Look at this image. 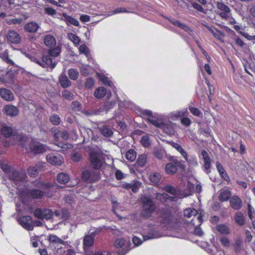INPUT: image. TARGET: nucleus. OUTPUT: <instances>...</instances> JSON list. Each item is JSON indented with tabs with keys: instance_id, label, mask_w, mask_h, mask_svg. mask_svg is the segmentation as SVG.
Listing matches in <instances>:
<instances>
[{
	"instance_id": "obj_1",
	"label": "nucleus",
	"mask_w": 255,
	"mask_h": 255,
	"mask_svg": "<svg viewBox=\"0 0 255 255\" xmlns=\"http://www.w3.org/2000/svg\"><path fill=\"white\" fill-rule=\"evenodd\" d=\"M27 176L25 173L14 171L12 172L11 178L15 182L18 196L22 202L29 198L39 199L44 195L41 190L33 189L30 190L24 184V181Z\"/></svg>"
},
{
	"instance_id": "obj_2",
	"label": "nucleus",
	"mask_w": 255,
	"mask_h": 255,
	"mask_svg": "<svg viewBox=\"0 0 255 255\" xmlns=\"http://www.w3.org/2000/svg\"><path fill=\"white\" fill-rule=\"evenodd\" d=\"M13 138L16 140L15 143L24 146L28 153L40 154L46 152L48 149L46 145L36 140L31 139L27 141V137L21 134H14Z\"/></svg>"
},
{
	"instance_id": "obj_3",
	"label": "nucleus",
	"mask_w": 255,
	"mask_h": 255,
	"mask_svg": "<svg viewBox=\"0 0 255 255\" xmlns=\"http://www.w3.org/2000/svg\"><path fill=\"white\" fill-rule=\"evenodd\" d=\"M61 52L59 46H55L53 48H49L48 50V55H43L41 60H36V62L42 67H50L53 69L56 65V60L51 58L58 56Z\"/></svg>"
},
{
	"instance_id": "obj_4",
	"label": "nucleus",
	"mask_w": 255,
	"mask_h": 255,
	"mask_svg": "<svg viewBox=\"0 0 255 255\" xmlns=\"http://www.w3.org/2000/svg\"><path fill=\"white\" fill-rule=\"evenodd\" d=\"M193 189V185L189 182H188L187 187L185 190H181L179 192L177 191L176 188L174 186L171 185H166L163 188L164 191L172 194L173 195V196H176L177 201L179 199L183 198L190 195Z\"/></svg>"
},
{
	"instance_id": "obj_5",
	"label": "nucleus",
	"mask_w": 255,
	"mask_h": 255,
	"mask_svg": "<svg viewBox=\"0 0 255 255\" xmlns=\"http://www.w3.org/2000/svg\"><path fill=\"white\" fill-rule=\"evenodd\" d=\"M141 113L145 116H148V121L154 126L160 128L162 123L163 122L164 116L158 114H153L152 112L148 110L141 111Z\"/></svg>"
},
{
	"instance_id": "obj_6",
	"label": "nucleus",
	"mask_w": 255,
	"mask_h": 255,
	"mask_svg": "<svg viewBox=\"0 0 255 255\" xmlns=\"http://www.w3.org/2000/svg\"><path fill=\"white\" fill-rule=\"evenodd\" d=\"M155 210V205L152 200L148 197H144L142 199L143 214L149 216Z\"/></svg>"
},
{
	"instance_id": "obj_7",
	"label": "nucleus",
	"mask_w": 255,
	"mask_h": 255,
	"mask_svg": "<svg viewBox=\"0 0 255 255\" xmlns=\"http://www.w3.org/2000/svg\"><path fill=\"white\" fill-rule=\"evenodd\" d=\"M217 13L224 19H228L231 16V9L223 2H217L216 3Z\"/></svg>"
},
{
	"instance_id": "obj_8",
	"label": "nucleus",
	"mask_w": 255,
	"mask_h": 255,
	"mask_svg": "<svg viewBox=\"0 0 255 255\" xmlns=\"http://www.w3.org/2000/svg\"><path fill=\"white\" fill-rule=\"evenodd\" d=\"M46 160L52 165L60 166L64 162L63 157L58 153H50L47 155Z\"/></svg>"
},
{
	"instance_id": "obj_9",
	"label": "nucleus",
	"mask_w": 255,
	"mask_h": 255,
	"mask_svg": "<svg viewBox=\"0 0 255 255\" xmlns=\"http://www.w3.org/2000/svg\"><path fill=\"white\" fill-rule=\"evenodd\" d=\"M141 185L142 183L140 181L134 180L130 183L122 182L121 183L120 186L127 190H131L132 192L136 193L141 187Z\"/></svg>"
},
{
	"instance_id": "obj_10",
	"label": "nucleus",
	"mask_w": 255,
	"mask_h": 255,
	"mask_svg": "<svg viewBox=\"0 0 255 255\" xmlns=\"http://www.w3.org/2000/svg\"><path fill=\"white\" fill-rule=\"evenodd\" d=\"M34 216L39 219L49 220L54 215L51 210L38 208L34 211Z\"/></svg>"
},
{
	"instance_id": "obj_11",
	"label": "nucleus",
	"mask_w": 255,
	"mask_h": 255,
	"mask_svg": "<svg viewBox=\"0 0 255 255\" xmlns=\"http://www.w3.org/2000/svg\"><path fill=\"white\" fill-rule=\"evenodd\" d=\"M181 164L180 162L176 158L173 157L170 162L168 163L165 167L166 172L168 174H173L176 173L177 167Z\"/></svg>"
},
{
	"instance_id": "obj_12",
	"label": "nucleus",
	"mask_w": 255,
	"mask_h": 255,
	"mask_svg": "<svg viewBox=\"0 0 255 255\" xmlns=\"http://www.w3.org/2000/svg\"><path fill=\"white\" fill-rule=\"evenodd\" d=\"M88 153L89 160L94 169H96V147L94 144L86 146L85 148Z\"/></svg>"
},
{
	"instance_id": "obj_13",
	"label": "nucleus",
	"mask_w": 255,
	"mask_h": 255,
	"mask_svg": "<svg viewBox=\"0 0 255 255\" xmlns=\"http://www.w3.org/2000/svg\"><path fill=\"white\" fill-rule=\"evenodd\" d=\"M202 221V214H200L197 217H195L191 220V223L196 227L194 230V234L199 236H201L203 234V232L201 228L198 227V226L201 225Z\"/></svg>"
},
{
	"instance_id": "obj_14",
	"label": "nucleus",
	"mask_w": 255,
	"mask_h": 255,
	"mask_svg": "<svg viewBox=\"0 0 255 255\" xmlns=\"http://www.w3.org/2000/svg\"><path fill=\"white\" fill-rule=\"evenodd\" d=\"M19 224L28 231H32L33 226L31 224V218L29 216H22L18 220Z\"/></svg>"
},
{
	"instance_id": "obj_15",
	"label": "nucleus",
	"mask_w": 255,
	"mask_h": 255,
	"mask_svg": "<svg viewBox=\"0 0 255 255\" xmlns=\"http://www.w3.org/2000/svg\"><path fill=\"white\" fill-rule=\"evenodd\" d=\"M6 39L10 43L18 44L21 41L20 35L14 30H9L6 34Z\"/></svg>"
},
{
	"instance_id": "obj_16",
	"label": "nucleus",
	"mask_w": 255,
	"mask_h": 255,
	"mask_svg": "<svg viewBox=\"0 0 255 255\" xmlns=\"http://www.w3.org/2000/svg\"><path fill=\"white\" fill-rule=\"evenodd\" d=\"M174 126V124L173 123L169 121H165L164 120L160 128L162 129L167 134L172 135L174 134L175 132Z\"/></svg>"
},
{
	"instance_id": "obj_17",
	"label": "nucleus",
	"mask_w": 255,
	"mask_h": 255,
	"mask_svg": "<svg viewBox=\"0 0 255 255\" xmlns=\"http://www.w3.org/2000/svg\"><path fill=\"white\" fill-rule=\"evenodd\" d=\"M95 237V231H91V230L88 234L85 236L83 245L86 252H87L88 249L93 244Z\"/></svg>"
},
{
	"instance_id": "obj_18",
	"label": "nucleus",
	"mask_w": 255,
	"mask_h": 255,
	"mask_svg": "<svg viewBox=\"0 0 255 255\" xmlns=\"http://www.w3.org/2000/svg\"><path fill=\"white\" fill-rule=\"evenodd\" d=\"M3 110L5 114L10 117H15L19 113L17 108L11 105L4 106Z\"/></svg>"
},
{
	"instance_id": "obj_19",
	"label": "nucleus",
	"mask_w": 255,
	"mask_h": 255,
	"mask_svg": "<svg viewBox=\"0 0 255 255\" xmlns=\"http://www.w3.org/2000/svg\"><path fill=\"white\" fill-rule=\"evenodd\" d=\"M155 198L161 202H164L167 200L177 202L176 196H171L165 193H157L156 194Z\"/></svg>"
},
{
	"instance_id": "obj_20",
	"label": "nucleus",
	"mask_w": 255,
	"mask_h": 255,
	"mask_svg": "<svg viewBox=\"0 0 255 255\" xmlns=\"http://www.w3.org/2000/svg\"><path fill=\"white\" fill-rule=\"evenodd\" d=\"M43 41L45 45L48 48H53L56 45L55 38L51 34H47L44 36Z\"/></svg>"
},
{
	"instance_id": "obj_21",
	"label": "nucleus",
	"mask_w": 255,
	"mask_h": 255,
	"mask_svg": "<svg viewBox=\"0 0 255 255\" xmlns=\"http://www.w3.org/2000/svg\"><path fill=\"white\" fill-rule=\"evenodd\" d=\"M43 167L41 163H37L35 166H30L27 169V173L31 177H35Z\"/></svg>"
},
{
	"instance_id": "obj_22",
	"label": "nucleus",
	"mask_w": 255,
	"mask_h": 255,
	"mask_svg": "<svg viewBox=\"0 0 255 255\" xmlns=\"http://www.w3.org/2000/svg\"><path fill=\"white\" fill-rule=\"evenodd\" d=\"M201 155L204 160L205 171L207 173H209L210 172V168L211 165V160L209 157L208 153L207 151L203 150L201 152Z\"/></svg>"
},
{
	"instance_id": "obj_23",
	"label": "nucleus",
	"mask_w": 255,
	"mask_h": 255,
	"mask_svg": "<svg viewBox=\"0 0 255 255\" xmlns=\"http://www.w3.org/2000/svg\"><path fill=\"white\" fill-rule=\"evenodd\" d=\"M230 205L235 210H239L242 207L241 199L237 196H232L230 200Z\"/></svg>"
},
{
	"instance_id": "obj_24",
	"label": "nucleus",
	"mask_w": 255,
	"mask_h": 255,
	"mask_svg": "<svg viewBox=\"0 0 255 255\" xmlns=\"http://www.w3.org/2000/svg\"><path fill=\"white\" fill-rule=\"evenodd\" d=\"M0 96L4 100L11 101L14 99V95L9 90L6 89H0Z\"/></svg>"
},
{
	"instance_id": "obj_25",
	"label": "nucleus",
	"mask_w": 255,
	"mask_h": 255,
	"mask_svg": "<svg viewBox=\"0 0 255 255\" xmlns=\"http://www.w3.org/2000/svg\"><path fill=\"white\" fill-rule=\"evenodd\" d=\"M82 178L87 182H94L95 180V172L89 170L85 171L82 173Z\"/></svg>"
},
{
	"instance_id": "obj_26",
	"label": "nucleus",
	"mask_w": 255,
	"mask_h": 255,
	"mask_svg": "<svg viewBox=\"0 0 255 255\" xmlns=\"http://www.w3.org/2000/svg\"><path fill=\"white\" fill-rule=\"evenodd\" d=\"M97 77L98 78L100 82H102V83L105 85L109 86L111 88L114 86L112 82L111 81L109 78L106 77L103 72L100 73L97 72Z\"/></svg>"
},
{
	"instance_id": "obj_27",
	"label": "nucleus",
	"mask_w": 255,
	"mask_h": 255,
	"mask_svg": "<svg viewBox=\"0 0 255 255\" xmlns=\"http://www.w3.org/2000/svg\"><path fill=\"white\" fill-rule=\"evenodd\" d=\"M39 28V25L34 22H28L24 26V29L31 33L36 32Z\"/></svg>"
},
{
	"instance_id": "obj_28",
	"label": "nucleus",
	"mask_w": 255,
	"mask_h": 255,
	"mask_svg": "<svg viewBox=\"0 0 255 255\" xmlns=\"http://www.w3.org/2000/svg\"><path fill=\"white\" fill-rule=\"evenodd\" d=\"M106 155L100 151H97V169L101 167L105 163Z\"/></svg>"
},
{
	"instance_id": "obj_29",
	"label": "nucleus",
	"mask_w": 255,
	"mask_h": 255,
	"mask_svg": "<svg viewBox=\"0 0 255 255\" xmlns=\"http://www.w3.org/2000/svg\"><path fill=\"white\" fill-rule=\"evenodd\" d=\"M57 180L60 184H66L70 180L69 175L65 172L58 174L57 176Z\"/></svg>"
},
{
	"instance_id": "obj_30",
	"label": "nucleus",
	"mask_w": 255,
	"mask_h": 255,
	"mask_svg": "<svg viewBox=\"0 0 255 255\" xmlns=\"http://www.w3.org/2000/svg\"><path fill=\"white\" fill-rule=\"evenodd\" d=\"M231 196V192L228 189L222 190L220 191L219 199L221 201H227Z\"/></svg>"
},
{
	"instance_id": "obj_31",
	"label": "nucleus",
	"mask_w": 255,
	"mask_h": 255,
	"mask_svg": "<svg viewBox=\"0 0 255 255\" xmlns=\"http://www.w3.org/2000/svg\"><path fill=\"white\" fill-rule=\"evenodd\" d=\"M54 215L59 219L67 220L69 217V212L67 210H57L54 212Z\"/></svg>"
},
{
	"instance_id": "obj_32",
	"label": "nucleus",
	"mask_w": 255,
	"mask_h": 255,
	"mask_svg": "<svg viewBox=\"0 0 255 255\" xmlns=\"http://www.w3.org/2000/svg\"><path fill=\"white\" fill-rule=\"evenodd\" d=\"M170 145L178 152L180 153L182 156L185 158V160L187 161V155L186 152L182 148V147L177 143L174 142H171Z\"/></svg>"
},
{
	"instance_id": "obj_33",
	"label": "nucleus",
	"mask_w": 255,
	"mask_h": 255,
	"mask_svg": "<svg viewBox=\"0 0 255 255\" xmlns=\"http://www.w3.org/2000/svg\"><path fill=\"white\" fill-rule=\"evenodd\" d=\"M67 37L75 46H77L81 41L80 38L72 32L67 33Z\"/></svg>"
},
{
	"instance_id": "obj_34",
	"label": "nucleus",
	"mask_w": 255,
	"mask_h": 255,
	"mask_svg": "<svg viewBox=\"0 0 255 255\" xmlns=\"http://www.w3.org/2000/svg\"><path fill=\"white\" fill-rule=\"evenodd\" d=\"M201 213H200L195 209H192L191 208H187L184 211V215L187 218H191L192 216H194V218L196 217V216L197 214L199 215Z\"/></svg>"
},
{
	"instance_id": "obj_35",
	"label": "nucleus",
	"mask_w": 255,
	"mask_h": 255,
	"mask_svg": "<svg viewBox=\"0 0 255 255\" xmlns=\"http://www.w3.org/2000/svg\"><path fill=\"white\" fill-rule=\"evenodd\" d=\"M161 175L159 173L153 172L149 176V180L154 184H157L161 179Z\"/></svg>"
},
{
	"instance_id": "obj_36",
	"label": "nucleus",
	"mask_w": 255,
	"mask_h": 255,
	"mask_svg": "<svg viewBox=\"0 0 255 255\" xmlns=\"http://www.w3.org/2000/svg\"><path fill=\"white\" fill-rule=\"evenodd\" d=\"M235 220L236 223L239 226H243L245 224V218L242 213L237 212L235 215Z\"/></svg>"
},
{
	"instance_id": "obj_37",
	"label": "nucleus",
	"mask_w": 255,
	"mask_h": 255,
	"mask_svg": "<svg viewBox=\"0 0 255 255\" xmlns=\"http://www.w3.org/2000/svg\"><path fill=\"white\" fill-rule=\"evenodd\" d=\"M61 85L63 88H67L71 85V82L64 74H61L59 77Z\"/></svg>"
},
{
	"instance_id": "obj_38",
	"label": "nucleus",
	"mask_w": 255,
	"mask_h": 255,
	"mask_svg": "<svg viewBox=\"0 0 255 255\" xmlns=\"http://www.w3.org/2000/svg\"><path fill=\"white\" fill-rule=\"evenodd\" d=\"M126 157L127 160L130 161H133L136 157V153L134 150L132 149H129L126 154Z\"/></svg>"
},
{
	"instance_id": "obj_39",
	"label": "nucleus",
	"mask_w": 255,
	"mask_h": 255,
	"mask_svg": "<svg viewBox=\"0 0 255 255\" xmlns=\"http://www.w3.org/2000/svg\"><path fill=\"white\" fill-rule=\"evenodd\" d=\"M1 134L5 137H9L12 135L13 130L8 126H4L1 129Z\"/></svg>"
},
{
	"instance_id": "obj_40",
	"label": "nucleus",
	"mask_w": 255,
	"mask_h": 255,
	"mask_svg": "<svg viewBox=\"0 0 255 255\" xmlns=\"http://www.w3.org/2000/svg\"><path fill=\"white\" fill-rule=\"evenodd\" d=\"M63 16L65 17V18L66 20V22L68 24H73V25H74L75 26H79V22L77 19H76L70 16L67 15V14H66L65 13L63 14Z\"/></svg>"
},
{
	"instance_id": "obj_41",
	"label": "nucleus",
	"mask_w": 255,
	"mask_h": 255,
	"mask_svg": "<svg viewBox=\"0 0 255 255\" xmlns=\"http://www.w3.org/2000/svg\"><path fill=\"white\" fill-rule=\"evenodd\" d=\"M165 154V150L162 148H156L154 149V154L155 156L159 159H161Z\"/></svg>"
},
{
	"instance_id": "obj_42",
	"label": "nucleus",
	"mask_w": 255,
	"mask_h": 255,
	"mask_svg": "<svg viewBox=\"0 0 255 255\" xmlns=\"http://www.w3.org/2000/svg\"><path fill=\"white\" fill-rule=\"evenodd\" d=\"M34 184L39 188L45 189L51 188L52 186V185L49 183H43L39 180L35 181Z\"/></svg>"
},
{
	"instance_id": "obj_43",
	"label": "nucleus",
	"mask_w": 255,
	"mask_h": 255,
	"mask_svg": "<svg viewBox=\"0 0 255 255\" xmlns=\"http://www.w3.org/2000/svg\"><path fill=\"white\" fill-rule=\"evenodd\" d=\"M68 75L71 80H76L78 78L79 72L76 69H70L68 71Z\"/></svg>"
},
{
	"instance_id": "obj_44",
	"label": "nucleus",
	"mask_w": 255,
	"mask_h": 255,
	"mask_svg": "<svg viewBox=\"0 0 255 255\" xmlns=\"http://www.w3.org/2000/svg\"><path fill=\"white\" fill-rule=\"evenodd\" d=\"M217 229L221 234H228L229 233V229L228 227L224 224H221L217 226Z\"/></svg>"
},
{
	"instance_id": "obj_45",
	"label": "nucleus",
	"mask_w": 255,
	"mask_h": 255,
	"mask_svg": "<svg viewBox=\"0 0 255 255\" xmlns=\"http://www.w3.org/2000/svg\"><path fill=\"white\" fill-rule=\"evenodd\" d=\"M171 22L175 26H178L182 29H184L186 31H190V28L187 25L180 22L177 20H172Z\"/></svg>"
},
{
	"instance_id": "obj_46",
	"label": "nucleus",
	"mask_w": 255,
	"mask_h": 255,
	"mask_svg": "<svg viewBox=\"0 0 255 255\" xmlns=\"http://www.w3.org/2000/svg\"><path fill=\"white\" fill-rule=\"evenodd\" d=\"M107 93V90L103 87L97 88V98L101 99L103 98Z\"/></svg>"
},
{
	"instance_id": "obj_47",
	"label": "nucleus",
	"mask_w": 255,
	"mask_h": 255,
	"mask_svg": "<svg viewBox=\"0 0 255 255\" xmlns=\"http://www.w3.org/2000/svg\"><path fill=\"white\" fill-rule=\"evenodd\" d=\"M248 214L251 220L255 219V211L251 204H248Z\"/></svg>"
},
{
	"instance_id": "obj_48",
	"label": "nucleus",
	"mask_w": 255,
	"mask_h": 255,
	"mask_svg": "<svg viewBox=\"0 0 255 255\" xmlns=\"http://www.w3.org/2000/svg\"><path fill=\"white\" fill-rule=\"evenodd\" d=\"M80 68L82 75L87 76L90 73L91 67L89 65H82L80 66Z\"/></svg>"
},
{
	"instance_id": "obj_49",
	"label": "nucleus",
	"mask_w": 255,
	"mask_h": 255,
	"mask_svg": "<svg viewBox=\"0 0 255 255\" xmlns=\"http://www.w3.org/2000/svg\"><path fill=\"white\" fill-rule=\"evenodd\" d=\"M49 241L51 243H59L64 245V242L55 235H51L49 236Z\"/></svg>"
},
{
	"instance_id": "obj_50",
	"label": "nucleus",
	"mask_w": 255,
	"mask_h": 255,
	"mask_svg": "<svg viewBox=\"0 0 255 255\" xmlns=\"http://www.w3.org/2000/svg\"><path fill=\"white\" fill-rule=\"evenodd\" d=\"M140 142L142 145L145 147H148L150 145L149 136L148 135H145L142 136Z\"/></svg>"
},
{
	"instance_id": "obj_51",
	"label": "nucleus",
	"mask_w": 255,
	"mask_h": 255,
	"mask_svg": "<svg viewBox=\"0 0 255 255\" xmlns=\"http://www.w3.org/2000/svg\"><path fill=\"white\" fill-rule=\"evenodd\" d=\"M79 52L80 54H83L87 57L89 54V50L85 44H82L79 47Z\"/></svg>"
},
{
	"instance_id": "obj_52",
	"label": "nucleus",
	"mask_w": 255,
	"mask_h": 255,
	"mask_svg": "<svg viewBox=\"0 0 255 255\" xmlns=\"http://www.w3.org/2000/svg\"><path fill=\"white\" fill-rule=\"evenodd\" d=\"M50 121L54 125H58L61 122V119L59 116L53 115L50 118Z\"/></svg>"
},
{
	"instance_id": "obj_53",
	"label": "nucleus",
	"mask_w": 255,
	"mask_h": 255,
	"mask_svg": "<svg viewBox=\"0 0 255 255\" xmlns=\"http://www.w3.org/2000/svg\"><path fill=\"white\" fill-rule=\"evenodd\" d=\"M102 134L106 137H110L113 133V131L109 128L105 127L101 129Z\"/></svg>"
},
{
	"instance_id": "obj_54",
	"label": "nucleus",
	"mask_w": 255,
	"mask_h": 255,
	"mask_svg": "<svg viewBox=\"0 0 255 255\" xmlns=\"http://www.w3.org/2000/svg\"><path fill=\"white\" fill-rule=\"evenodd\" d=\"M126 241L122 238L117 239L115 243L114 246L117 248H122L125 245Z\"/></svg>"
},
{
	"instance_id": "obj_55",
	"label": "nucleus",
	"mask_w": 255,
	"mask_h": 255,
	"mask_svg": "<svg viewBox=\"0 0 255 255\" xmlns=\"http://www.w3.org/2000/svg\"><path fill=\"white\" fill-rule=\"evenodd\" d=\"M0 57H1L2 59L5 60L7 63H10L11 64H13V62L9 59L8 57L7 51L5 50L2 53H0Z\"/></svg>"
},
{
	"instance_id": "obj_56",
	"label": "nucleus",
	"mask_w": 255,
	"mask_h": 255,
	"mask_svg": "<svg viewBox=\"0 0 255 255\" xmlns=\"http://www.w3.org/2000/svg\"><path fill=\"white\" fill-rule=\"evenodd\" d=\"M146 161V156L145 155H140L137 158V162L140 166H143L145 165Z\"/></svg>"
},
{
	"instance_id": "obj_57",
	"label": "nucleus",
	"mask_w": 255,
	"mask_h": 255,
	"mask_svg": "<svg viewBox=\"0 0 255 255\" xmlns=\"http://www.w3.org/2000/svg\"><path fill=\"white\" fill-rule=\"evenodd\" d=\"M62 95L67 100H71L73 99V94L68 90H64L62 93Z\"/></svg>"
},
{
	"instance_id": "obj_58",
	"label": "nucleus",
	"mask_w": 255,
	"mask_h": 255,
	"mask_svg": "<svg viewBox=\"0 0 255 255\" xmlns=\"http://www.w3.org/2000/svg\"><path fill=\"white\" fill-rule=\"evenodd\" d=\"M188 113L187 109H184L182 111H177L175 112H173L171 114L173 116L176 117H182L183 116L185 115L186 114Z\"/></svg>"
},
{
	"instance_id": "obj_59",
	"label": "nucleus",
	"mask_w": 255,
	"mask_h": 255,
	"mask_svg": "<svg viewBox=\"0 0 255 255\" xmlns=\"http://www.w3.org/2000/svg\"><path fill=\"white\" fill-rule=\"evenodd\" d=\"M130 12L129 10H127L125 7H118L112 12L111 15L124 12L128 13Z\"/></svg>"
},
{
	"instance_id": "obj_60",
	"label": "nucleus",
	"mask_w": 255,
	"mask_h": 255,
	"mask_svg": "<svg viewBox=\"0 0 255 255\" xmlns=\"http://www.w3.org/2000/svg\"><path fill=\"white\" fill-rule=\"evenodd\" d=\"M208 29L213 34L215 37L219 39H220V36L223 34L221 31H219L217 29H213L210 27H208Z\"/></svg>"
},
{
	"instance_id": "obj_61",
	"label": "nucleus",
	"mask_w": 255,
	"mask_h": 255,
	"mask_svg": "<svg viewBox=\"0 0 255 255\" xmlns=\"http://www.w3.org/2000/svg\"><path fill=\"white\" fill-rule=\"evenodd\" d=\"M189 110L190 111V112L195 116L200 117L201 115H202V113L198 109L196 108H193L191 106H189Z\"/></svg>"
},
{
	"instance_id": "obj_62",
	"label": "nucleus",
	"mask_w": 255,
	"mask_h": 255,
	"mask_svg": "<svg viewBox=\"0 0 255 255\" xmlns=\"http://www.w3.org/2000/svg\"><path fill=\"white\" fill-rule=\"evenodd\" d=\"M115 177L117 180H122L126 177V175L124 174L120 170L117 169L115 172Z\"/></svg>"
},
{
	"instance_id": "obj_63",
	"label": "nucleus",
	"mask_w": 255,
	"mask_h": 255,
	"mask_svg": "<svg viewBox=\"0 0 255 255\" xmlns=\"http://www.w3.org/2000/svg\"><path fill=\"white\" fill-rule=\"evenodd\" d=\"M116 104V102L114 100L108 99V101L105 104V108L106 110H109L113 107Z\"/></svg>"
},
{
	"instance_id": "obj_64",
	"label": "nucleus",
	"mask_w": 255,
	"mask_h": 255,
	"mask_svg": "<svg viewBox=\"0 0 255 255\" xmlns=\"http://www.w3.org/2000/svg\"><path fill=\"white\" fill-rule=\"evenodd\" d=\"M95 84V81L93 78H89L85 82V87L88 89L91 88Z\"/></svg>"
}]
</instances>
